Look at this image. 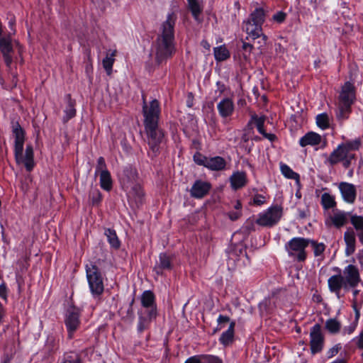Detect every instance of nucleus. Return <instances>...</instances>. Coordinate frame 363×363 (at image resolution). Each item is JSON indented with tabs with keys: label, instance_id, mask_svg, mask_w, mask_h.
I'll return each instance as SVG.
<instances>
[{
	"label": "nucleus",
	"instance_id": "obj_5",
	"mask_svg": "<svg viewBox=\"0 0 363 363\" xmlns=\"http://www.w3.org/2000/svg\"><path fill=\"white\" fill-rule=\"evenodd\" d=\"M13 133L15 137L14 155L18 164H23L26 170L30 172L34 166V153L31 145H27L25 155H23L25 141V133L18 123L13 126Z\"/></svg>",
	"mask_w": 363,
	"mask_h": 363
},
{
	"label": "nucleus",
	"instance_id": "obj_17",
	"mask_svg": "<svg viewBox=\"0 0 363 363\" xmlns=\"http://www.w3.org/2000/svg\"><path fill=\"white\" fill-rule=\"evenodd\" d=\"M354 87L352 83L347 82L342 87V91L339 96L338 102L352 104L354 101Z\"/></svg>",
	"mask_w": 363,
	"mask_h": 363
},
{
	"label": "nucleus",
	"instance_id": "obj_4",
	"mask_svg": "<svg viewBox=\"0 0 363 363\" xmlns=\"http://www.w3.org/2000/svg\"><path fill=\"white\" fill-rule=\"evenodd\" d=\"M267 11L261 8H256L250 13L249 17L243 21L242 29L246 33V40H255L261 38L258 41L259 44V49L262 50L267 44V36L263 33L262 25L265 21Z\"/></svg>",
	"mask_w": 363,
	"mask_h": 363
},
{
	"label": "nucleus",
	"instance_id": "obj_53",
	"mask_svg": "<svg viewBox=\"0 0 363 363\" xmlns=\"http://www.w3.org/2000/svg\"><path fill=\"white\" fill-rule=\"evenodd\" d=\"M242 48L245 52H248L250 55L254 49V46L251 43L243 41Z\"/></svg>",
	"mask_w": 363,
	"mask_h": 363
},
{
	"label": "nucleus",
	"instance_id": "obj_38",
	"mask_svg": "<svg viewBox=\"0 0 363 363\" xmlns=\"http://www.w3.org/2000/svg\"><path fill=\"white\" fill-rule=\"evenodd\" d=\"M60 363H82L79 355L75 352H67L63 355Z\"/></svg>",
	"mask_w": 363,
	"mask_h": 363
},
{
	"label": "nucleus",
	"instance_id": "obj_49",
	"mask_svg": "<svg viewBox=\"0 0 363 363\" xmlns=\"http://www.w3.org/2000/svg\"><path fill=\"white\" fill-rule=\"evenodd\" d=\"M354 341L359 349L363 350V330L360 332L359 335L354 339Z\"/></svg>",
	"mask_w": 363,
	"mask_h": 363
},
{
	"label": "nucleus",
	"instance_id": "obj_33",
	"mask_svg": "<svg viewBox=\"0 0 363 363\" xmlns=\"http://www.w3.org/2000/svg\"><path fill=\"white\" fill-rule=\"evenodd\" d=\"M105 235L107 237L108 242L114 249H118L121 246V242L114 230L108 228L105 230Z\"/></svg>",
	"mask_w": 363,
	"mask_h": 363
},
{
	"label": "nucleus",
	"instance_id": "obj_35",
	"mask_svg": "<svg viewBox=\"0 0 363 363\" xmlns=\"http://www.w3.org/2000/svg\"><path fill=\"white\" fill-rule=\"evenodd\" d=\"M325 328L333 334L340 332L341 323L335 318H330L325 322Z\"/></svg>",
	"mask_w": 363,
	"mask_h": 363
},
{
	"label": "nucleus",
	"instance_id": "obj_39",
	"mask_svg": "<svg viewBox=\"0 0 363 363\" xmlns=\"http://www.w3.org/2000/svg\"><path fill=\"white\" fill-rule=\"evenodd\" d=\"M316 123L322 129L329 128V117L327 113H321L316 116Z\"/></svg>",
	"mask_w": 363,
	"mask_h": 363
},
{
	"label": "nucleus",
	"instance_id": "obj_50",
	"mask_svg": "<svg viewBox=\"0 0 363 363\" xmlns=\"http://www.w3.org/2000/svg\"><path fill=\"white\" fill-rule=\"evenodd\" d=\"M340 349H341V346L340 344H337V345H335L334 347H333L332 348H330L329 350V351L328 352V357L331 358V357L335 356L339 352Z\"/></svg>",
	"mask_w": 363,
	"mask_h": 363
},
{
	"label": "nucleus",
	"instance_id": "obj_32",
	"mask_svg": "<svg viewBox=\"0 0 363 363\" xmlns=\"http://www.w3.org/2000/svg\"><path fill=\"white\" fill-rule=\"evenodd\" d=\"M320 203L325 210L333 208L337 205L335 197L329 193L322 194Z\"/></svg>",
	"mask_w": 363,
	"mask_h": 363
},
{
	"label": "nucleus",
	"instance_id": "obj_42",
	"mask_svg": "<svg viewBox=\"0 0 363 363\" xmlns=\"http://www.w3.org/2000/svg\"><path fill=\"white\" fill-rule=\"evenodd\" d=\"M252 120L255 121V125L257 126V128L259 133L264 136H267V134L264 129L265 118L264 117H257V116H253Z\"/></svg>",
	"mask_w": 363,
	"mask_h": 363
},
{
	"label": "nucleus",
	"instance_id": "obj_22",
	"mask_svg": "<svg viewBox=\"0 0 363 363\" xmlns=\"http://www.w3.org/2000/svg\"><path fill=\"white\" fill-rule=\"evenodd\" d=\"M226 166L225 160L220 156L208 157L206 168L212 171H221Z\"/></svg>",
	"mask_w": 363,
	"mask_h": 363
},
{
	"label": "nucleus",
	"instance_id": "obj_1",
	"mask_svg": "<svg viewBox=\"0 0 363 363\" xmlns=\"http://www.w3.org/2000/svg\"><path fill=\"white\" fill-rule=\"evenodd\" d=\"M144 116L145 131L147 135V141L154 155L159 152L160 145L164 138V133L159 128L158 122L160 114V104L154 99L147 106L144 101L143 106Z\"/></svg>",
	"mask_w": 363,
	"mask_h": 363
},
{
	"label": "nucleus",
	"instance_id": "obj_26",
	"mask_svg": "<svg viewBox=\"0 0 363 363\" xmlns=\"http://www.w3.org/2000/svg\"><path fill=\"white\" fill-rule=\"evenodd\" d=\"M172 269V261L169 256L162 253L160 255V261L155 267V271L157 274H162L164 269Z\"/></svg>",
	"mask_w": 363,
	"mask_h": 363
},
{
	"label": "nucleus",
	"instance_id": "obj_61",
	"mask_svg": "<svg viewBox=\"0 0 363 363\" xmlns=\"http://www.w3.org/2000/svg\"><path fill=\"white\" fill-rule=\"evenodd\" d=\"M356 231H357V235L359 238V240L363 245V228H361V230H357Z\"/></svg>",
	"mask_w": 363,
	"mask_h": 363
},
{
	"label": "nucleus",
	"instance_id": "obj_8",
	"mask_svg": "<svg viewBox=\"0 0 363 363\" xmlns=\"http://www.w3.org/2000/svg\"><path fill=\"white\" fill-rule=\"evenodd\" d=\"M282 216V208L273 206L259 214L256 223L263 227H272L278 223Z\"/></svg>",
	"mask_w": 363,
	"mask_h": 363
},
{
	"label": "nucleus",
	"instance_id": "obj_24",
	"mask_svg": "<svg viewBox=\"0 0 363 363\" xmlns=\"http://www.w3.org/2000/svg\"><path fill=\"white\" fill-rule=\"evenodd\" d=\"M344 240L346 244L345 254L347 256H350L355 251L356 240L354 233L352 230L346 231L344 234Z\"/></svg>",
	"mask_w": 363,
	"mask_h": 363
},
{
	"label": "nucleus",
	"instance_id": "obj_6",
	"mask_svg": "<svg viewBox=\"0 0 363 363\" xmlns=\"http://www.w3.org/2000/svg\"><path fill=\"white\" fill-rule=\"evenodd\" d=\"M309 245L308 239L296 237L291 239L285 245V250L294 261L303 262L307 259L306 247Z\"/></svg>",
	"mask_w": 363,
	"mask_h": 363
},
{
	"label": "nucleus",
	"instance_id": "obj_54",
	"mask_svg": "<svg viewBox=\"0 0 363 363\" xmlns=\"http://www.w3.org/2000/svg\"><path fill=\"white\" fill-rule=\"evenodd\" d=\"M356 328V325L354 323L350 324L349 326L345 327L343 329V334L344 335H350L354 333Z\"/></svg>",
	"mask_w": 363,
	"mask_h": 363
},
{
	"label": "nucleus",
	"instance_id": "obj_51",
	"mask_svg": "<svg viewBox=\"0 0 363 363\" xmlns=\"http://www.w3.org/2000/svg\"><path fill=\"white\" fill-rule=\"evenodd\" d=\"M265 202V198L261 194L255 195L253 199V203L255 205L260 206Z\"/></svg>",
	"mask_w": 363,
	"mask_h": 363
},
{
	"label": "nucleus",
	"instance_id": "obj_62",
	"mask_svg": "<svg viewBox=\"0 0 363 363\" xmlns=\"http://www.w3.org/2000/svg\"><path fill=\"white\" fill-rule=\"evenodd\" d=\"M9 26L11 27V30L13 31L11 33H9V35H10V36L11 35H14L15 33H16V30L14 28V26H15V20L14 19H11L10 21H9Z\"/></svg>",
	"mask_w": 363,
	"mask_h": 363
},
{
	"label": "nucleus",
	"instance_id": "obj_63",
	"mask_svg": "<svg viewBox=\"0 0 363 363\" xmlns=\"http://www.w3.org/2000/svg\"><path fill=\"white\" fill-rule=\"evenodd\" d=\"M242 140L245 143L247 142L249 140V137L247 133H245L242 136Z\"/></svg>",
	"mask_w": 363,
	"mask_h": 363
},
{
	"label": "nucleus",
	"instance_id": "obj_7",
	"mask_svg": "<svg viewBox=\"0 0 363 363\" xmlns=\"http://www.w3.org/2000/svg\"><path fill=\"white\" fill-rule=\"evenodd\" d=\"M86 277L91 294L100 296L103 294L104 286L99 269L94 264L86 266Z\"/></svg>",
	"mask_w": 363,
	"mask_h": 363
},
{
	"label": "nucleus",
	"instance_id": "obj_14",
	"mask_svg": "<svg viewBox=\"0 0 363 363\" xmlns=\"http://www.w3.org/2000/svg\"><path fill=\"white\" fill-rule=\"evenodd\" d=\"M128 202L132 207L138 208L144 201L145 194L139 184L133 186L128 194Z\"/></svg>",
	"mask_w": 363,
	"mask_h": 363
},
{
	"label": "nucleus",
	"instance_id": "obj_55",
	"mask_svg": "<svg viewBox=\"0 0 363 363\" xmlns=\"http://www.w3.org/2000/svg\"><path fill=\"white\" fill-rule=\"evenodd\" d=\"M355 158V155H348L345 159L342 160L343 166L345 168H348L351 164L352 160Z\"/></svg>",
	"mask_w": 363,
	"mask_h": 363
},
{
	"label": "nucleus",
	"instance_id": "obj_29",
	"mask_svg": "<svg viewBox=\"0 0 363 363\" xmlns=\"http://www.w3.org/2000/svg\"><path fill=\"white\" fill-rule=\"evenodd\" d=\"M98 175L100 177L101 187L107 191H111L113 186V181L109 171H104L98 173Z\"/></svg>",
	"mask_w": 363,
	"mask_h": 363
},
{
	"label": "nucleus",
	"instance_id": "obj_37",
	"mask_svg": "<svg viewBox=\"0 0 363 363\" xmlns=\"http://www.w3.org/2000/svg\"><path fill=\"white\" fill-rule=\"evenodd\" d=\"M280 169L281 173L288 179H299V175L294 172L288 165L286 164L281 163L280 164Z\"/></svg>",
	"mask_w": 363,
	"mask_h": 363
},
{
	"label": "nucleus",
	"instance_id": "obj_47",
	"mask_svg": "<svg viewBox=\"0 0 363 363\" xmlns=\"http://www.w3.org/2000/svg\"><path fill=\"white\" fill-rule=\"evenodd\" d=\"M104 171H108V170L107 169L105 159L103 157H99L97 160L95 177L98 175V173L103 172Z\"/></svg>",
	"mask_w": 363,
	"mask_h": 363
},
{
	"label": "nucleus",
	"instance_id": "obj_16",
	"mask_svg": "<svg viewBox=\"0 0 363 363\" xmlns=\"http://www.w3.org/2000/svg\"><path fill=\"white\" fill-rule=\"evenodd\" d=\"M323 142V146L326 145V140L323 139L322 136L315 132L311 131L304 135L299 140V145L301 147H306L308 145L315 146L320 145Z\"/></svg>",
	"mask_w": 363,
	"mask_h": 363
},
{
	"label": "nucleus",
	"instance_id": "obj_28",
	"mask_svg": "<svg viewBox=\"0 0 363 363\" xmlns=\"http://www.w3.org/2000/svg\"><path fill=\"white\" fill-rule=\"evenodd\" d=\"M340 145L347 155H355L352 152L359 150L362 145V141L360 138H356L354 140H347Z\"/></svg>",
	"mask_w": 363,
	"mask_h": 363
},
{
	"label": "nucleus",
	"instance_id": "obj_23",
	"mask_svg": "<svg viewBox=\"0 0 363 363\" xmlns=\"http://www.w3.org/2000/svg\"><path fill=\"white\" fill-rule=\"evenodd\" d=\"M235 322L233 320L230 323L228 329L221 334L219 341L223 345L228 346L233 343L235 335Z\"/></svg>",
	"mask_w": 363,
	"mask_h": 363
},
{
	"label": "nucleus",
	"instance_id": "obj_3",
	"mask_svg": "<svg viewBox=\"0 0 363 363\" xmlns=\"http://www.w3.org/2000/svg\"><path fill=\"white\" fill-rule=\"evenodd\" d=\"M361 281L359 269L353 264H349L345 267L343 274L331 276L328 280L329 290L340 297L342 289L348 291L358 286Z\"/></svg>",
	"mask_w": 363,
	"mask_h": 363
},
{
	"label": "nucleus",
	"instance_id": "obj_15",
	"mask_svg": "<svg viewBox=\"0 0 363 363\" xmlns=\"http://www.w3.org/2000/svg\"><path fill=\"white\" fill-rule=\"evenodd\" d=\"M217 109L221 118L231 117L235 111V104L233 99L225 97L221 99L217 104Z\"/></svg>",
	"mask_w": 363,
	"mask_h": 363
},
{
	"label": "nucleus",
	"instance_id": "obj_52",
	"mask_svg": "<svg viewBox=\"0 0 363 363\" xmlns=\"http://www.w3.org/2000/svg\"><path fill=\"white\" fill-rule=\"evenodd\" d=\"M184 363H202L201 354L188 358Z\"/></svg>",
	"mask_w": 363,
	"mask_h": 363
},
{
	"label": "nucleus",
	"instance_id": "obj_30",
	"mask_svg": "<svg viewBox=\"0 0 363 363\" xmlns=\"http://www.w3.org/2000/svg\"><path fill=\"white\" fill-rule=\"evenodd\" d=\"M116 55V50H113L111 53L107 52L106 57L102 61L103 67L106 70L108 75H111L112 73V68L115 62Z\"/></svg>",
	"mask_w": 363,
	"mask_h": 363
},
{
	"label": "nucleus",
	"instance_id": "obj_21",
	"mask_svg": "<svg viewBox=\"0 0 363 363\" xmlns=\"http://www.w3.org/2000/svg\"><path fill=\"white\" fill-rule=\"evenodd\" d=\"M157 315V313L153 309L147 311L146 317H139L138 331L139 333H143L145 330L147 329L150 326L151 321L153 319H155Z\"/></svg>",
	"mask_w": 363,
	"mask_h": 363
},
{
	"label": "nucleus",
	"instance_id": "obj_10",
	"mask_svg": "<svg viewBox=\"0 0 363 363\" xmlns=\"http://www.w3.org/2000/svg\"><path fill=\"white\" fill-rule=\"evenodd\" d=\"M79 312L72 308L67 311L65 318V323L68 332V338L72 339L74 332L79 328L80 325Z\"/></svg>",
	"mask_w": 363,
	"mask_h": 363
},
{
	"label": "nucleus",
	"instance_id": "obj_31",
	"mask_svg": "<svg viewBox=\"0 0 363 363\" xmlns=\"http://www.w3.org/2000/svg\"><path fill=\"white\" fill-rule=\"evenodd\" d=\"M67 96L68 98V101L67 106L65 110V116L63 118L64 123H67L69 119L72 118L76 115V109L74 108L75 102L74 101L72 100L70 94H68Z\"/></svg>",
	"mask_w": 363,
	"mask_h": 363
},
{
	"label": "nucleus",
	"instance_id": "obj_18",
	"mask_svg": "<svg viewBox=\"0 0 363 363\" xmlns=\"http://www.w3.org/2000/svg\"><path fill=\"white\" fill-rule=\"evenodd\" d=\"M230 182L234 190L241 189L247 183V174L245 172H234L230 177Z\"/></svg>",
	"mask_w": 363,
	"mask_h": 363
},
{
	"label": "nucleus",
	"instance_id": "obj_60",
	"mask_svg": "<svg viewBox=\"0 0 363 363\" xmlns=\"http://www.w3.org/2000/svg\"><path fill=\"white\" fill-rule=\"evenodd\" d=\"M356 231H357V235L359 238V240L363 245V228H361V230H357Z\"/></svg>",
	"mask_w": 363,
	"mask_h": 363
},
{
	"label": "nucleus",
	"instance_id": "obj_45",
	"mask_svg": "<svg viewBox=\"0 0 363 363\" xmlns=\"http://www.w3.org/2000/svg\"><path fill=\"white\" fill-rule=\"evenodd\" d=\"M193 158H194V161L197 164L206 167L208 157H207L205 155H202L199 152H196L194 155Z\"/></svg>",
	"mask_w": 363,
	"mask_h": 363
},
{
	"label": "nucleus",
	"instance_id": "obj_12",
	"mask_svg": "<svg viewBox=\"0 0 363 363\" xmlns=\"http://www.w3.org/2000/svg\"><path fill=\"white\" fill-rule=\"evenodd\" d=\"M0 51L3 55L6 66L10 67L13 61V48L10 35L0 37Z\"/></svg>",
	"mask_w": 363,
	"mask_h": 363
},
{
	"label": "nucleus",
	"instance_id": "obj_25",
	"mask_svg": "<svg viewBox=\"0 0 363 363\" xmlns=\"http://www.w3.org/2000/svg\"><path fill=\"white\" fill-rule=\"evenodd\" d=\"M348 216V213L338 211L335 212L333 215L330 216V219L335 228H340L347 223Z\"/></svg>",
	"mask_w": 363,
	"mask_h": 363
},
{
	"label": "nucleus",
	"instance_id": "obj_13",
	"mask_svg": "<svg viewBox=\"0 0 363 363\" xmlns=\"http://www.w3.org/2000/svg\"><path fill=\"white\" fill-rule=\"evenodd\" d=\"M343 200L348 203H354L357 197V189L354 184L342 182L338 185Z\"/></svg>",
	"mask_w": 363,
	"mask_h": 363
},
{
	"label": "nucleus",
	"instance_id": "obj_27",
	"mask_svg": "<svg viewBox=\"0 0 363 363\" xmlns=\"http://www.w3.org/2000/svg\"><path fill=\"white\" fill-rule=\"evenodd\" d=\"M352 104L338 102L336 117L339 121H345L349 118L352 111Z\"/></svg>",
	"mask_w": 363,
	"mask_h": 363
},
{
	"label": "nucleus",
	"instance_id": "obj_58",
	"mask_svg": "<svg viewBox=\"0 0 363 363\" xmlns=\"http://www.w3.org/2000/svg\"><path fill=\"white\" fill-rule=\"evenodd\" d=\"M219 325L223 323H228L230 321V318L226 315H220L217 320Z\"/></svg>",
	"mask_w": 363,
	"mask_h": 363
},
{
	"label": "nucleus",
	"instance_id": "obj_2",
	"mask_svg": "<svg viewBox=\"0 0 363 363\" xmlns=\"http://www.w3.org/2000/svg\"><path fill=\"white\" fill-rule=\"evenodd\" d=\"M176 21L177 15L171 13L161 25L160 33L153 45L155 60L158 64L171 57L175 51L174 40Z\"/></svg>",
	"mask_w": 363,
	"mask_h": 363
},
{
	"label": "nucleus",
	"instance_id": "obj_36",
	"mask_svg": "<svg viewBox=\"0 0 363 363\" xmlns=\"http://www.w3.org/2000/svg\"><path fill=\"white\" fill-rule=\"evenodd\" d=\"M309 245H311L313 250L315 257H320L323 255L325 250V245L323 242H318L315 240L308 239Z\"/></svg>",
	"mask_w": 363,
	"mask_h": 363
},
{
	"label": "nucleus",
	"instance_id": "obj_20",
	"mask_svg": "<svg viewBox=\"0 0 363 363\" xmlns=\"http://www.w3.org/2000/svg\"><path fill=\"white\" fill-rule=\"evenodd\" d=\"M142 306L147 309V312L150 310H155L157 312L155 303V297L152 291L148 290L145 291L141 295Z\"/></svg>",
	"mask_w": 363,
	"mask_h": 363
},
{
	"label": "nucleus",
	"instance_id": "obj_43",
	"mask_svg": "<svg viewBox=\"0 0 363 363\" xmlns=\"http://www.w3.org/2000/svg\"><path fill=\"white\" fill-rule=\"evenodd\" d=\"M123 175L128 181H135L138 178L137 171L131 167H126L123 170Z\"/></svg>",
	"mask_w": 363,
	"mask_h": 363
},
{
	"label": "nucleus",
	"instance_id": "obj_44",
	"mask_svg": "<svg viewBox=\"0 0 363 363\" xmlns=\"http://www.w3.org/2000/svg\"><path fill=\"white\" fill-rule=\"evenodd\" d=\"M350 221L356 230L363 228V216L353 215L350 218Z\"/></svg>",
	"mask_w": 363,
	"mask_h": 363
},
{
	"label": "nucleus",
	"instance_id": "obj_46",
	"mask_svg": "<svg viewBox=\"0 0 363 363\" xmlns=\"http://www.w3.org/2000/svg\"><path fill=\"white\" fill-rule=\"evenodd\" d=\"M202 363H223V360L217 356L201 354Z\"/></svg>",
	"mask_w": 363,
	"mask_h": 363
},
{
	"label": "nucleus",
	"instance_id": "obj_11",
	"mask_svg": "<svg viewBox=\"0 0 363 363\" xmlns=\"http://www.w3.org/2000/svg\"><path fill=\"white\" fill-rule=\"evenodd\" d=\"M211 187L210 182L197 179L190 189V195L195 199H202L208 194Z\"/></svg>",
	"mask_w": 363,
	"mask_h": 363
},
{
	"label": "nucleus",
	"instance_id": "obj_19",
	"mask_svg": "<svg viewBox=\"0 0 363 363\" xmlns=\"http://www.w3.org/2000/svg\"><path fill=\"white\" fill-rule=\"evenodd\" d=\"M348 155L345 152L343 147L340 144L336 149H335L327 158L326 162L329 163L330 166H333L342 160L345 159Z\"/></svg>",
	"mask_w": 363,
	"mask_h": 363
},
{
	"label": "nucleus",
	"instance_id": "obj_48",
	"mask_svg": "<svg viewBox=\"0 0 363 363\" xmlns=\"http://www.w3.org/2000/svg\"><path fill=\"white\" fill-rule=\"evenodd\" d=\"M286 17V14L283 11H279L272 16L273 21L281 23H283Z\"/></svg>",
	"mask_w": 363,
	"mask_h": 363
},
{
	"label": "nucleus",
	"instance_id": "obj_34",
	"mask_svg": "<svg viewBox=\"0 0 363 363\" xmlns=\"http://www.w3.org/2000/svg\"><path fill=\"white\" fill-rule=\"evenodd\" d=\"M214 56L217 61H224L230 57V52L224 45H221L214 48Z\"/></svg>",
	"mask_w": 363,
	"mask_h": 363
},
{
	"label": "nucleus",
	"instance_id": "obj_9",
	"mask_svg": "<svg viewBox=\"0 0 363 363\" xmlns=\"http://www.w3.org/2000/svg\"><path fill=\"white\" fill-rule=\"evenodd\" d=\"M324 336L319 324L313 325L310 332V347L313 354L320 352L324 346Z\"/></svg>",
	"mask_w": 363,
	"mask_h": 363
},
{
	"label": "nucleus",
	"instance_id": "obj_40",
	"mask_svg": "<svg viewBox=\"0 0 363 363\" xmlns=\"http://www.w3.org/2000/svg\"><path fill=\"white\" fill-rule=\"evenodd\" d=\"M89 197L93 205H97L101 201V194L97 189H91L89 194Z\"/></svg>",
	"mask_w": 363,
	"mask_h": 363
},
{
	"label": "nucleus",
	"instance_id": "obj_64",
	"mask_svg": "<svg viewBox=\"0 0 363 363\" xmlns=\"http://www.w3.org/2000/svg\"><path fill=\"white\" fill-rule=\"evenodd\" d=\"M313 299H314V301H315L318 303H319L322 301V298L320 295L314 296Z\"/></svg>",
	"mask_w": 363,
	"mask_h": 363
},
{
	"label": "nucleus",
	"instance_id": "obj_57",
	"mask_svg": "<svg viewBox=\"0 0 363 363\" xmlns=\"http://www.w3.org/2000/svg\"><path fill=\"white\" fill-rule=\"evenodd\" d=\"M228 215L229 218L231 220H236L240 217L241 213H240V211H235V212L233 211V212H229Z\"/></svg>",
	"mask_w": 363,
	"mask_h": 363
},
{
	"label": "nucleus",
	"instance_id": "obj_59",
	"mask_svg": "<svg viewBox=\"0 0 363 363\" xmlns=\"http://www.w3.org/2000/svg\"><path fill=\"white\" fill-rule=\"evenodd\" d=\"M356 231H357V235L359 238V240L363 245V228H361V230H357Z\"/></svg>",
	"mask_w": 363,
	"mask_h": 363
},
{
	"label": "nucleus",
	"instance_id": "obj_41",
	"mask_svg": "<svg viewBox=\"0 0 363 363\" xmlns=\"http://www.w3.org/2000/svg\"><path fill=\"white\" fill-rule=\"evenodd\" d=\"M189 9L195 18L201 13V9L197 0H187Z\"/></svg>",
	"mask_w": 363,
	"mask_h": 363
},
{
	"label": "nucleus",
	"instance_id": "obj_56",
	"mask_svg": "<svg viewBox=\"0 0 363 363\" xmlns=\"http://www.w3.org/2000/svg\"><path fill=\"white\" fill-rule=\"evenodd\" d=\"M7 296V289L6 284L4 283H1L0 284V297L6 299Z\"/></svg>",
	"mask_w": 363,
	"mask_h": 363
}]
</instances>
